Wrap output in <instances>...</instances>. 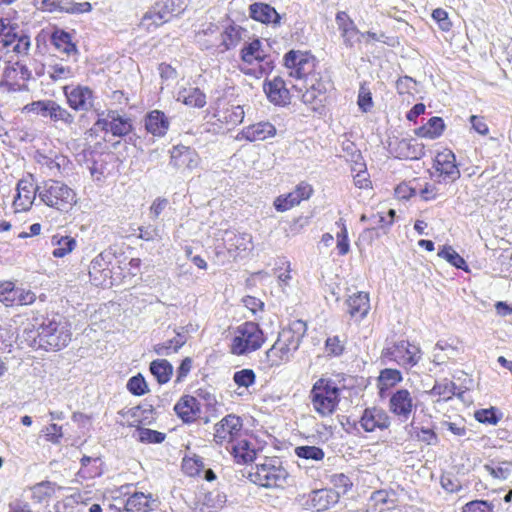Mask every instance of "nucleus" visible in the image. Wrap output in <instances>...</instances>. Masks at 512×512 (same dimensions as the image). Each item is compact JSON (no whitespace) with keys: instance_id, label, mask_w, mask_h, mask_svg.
Wrapping results in <instances>:
<instances>
[{"instance_id":"obj_52","label":"nucleus","mask_w":512,"mask_h":512,"mask_svg":"<svg viewBox=\"0 0 512 512\" xmlns=\"http://www.w3.org/2000/svg\"><path fill=\"white\" fill-rule=\"evenodd\" d=\"M46 159L45 164L53 171L57 170L61 175H68L72 162L64 155H56L54 158L44 157Z\"/></svg>"},{"instance_id":"obj_59","label":"nucleus","mask_w":512,"mask_h":512,"mask_svg":"<svg viewBox=\"0 0 512 512\" xmlns=\"http://www.w3.org/2000/svg\"><path fill=\"white\" fill-rule=\"evenodd\" d=\"M370 219L372 221V227L365 229L363 232V236L369 235L371 237L372 233L376 229H382L384 233H386L393 225V220H388L387 216L384 215L383 213H377L373 215Z\"/></svg>"},{"instance_id":"obj_39","label":"nucleus","mask_w":512,"mask_h":512,"mask_svg":"<svg viewBox=\"0 0 512 512\" xmlns=\"http://www.w3.org/2000/svg\"><path fill=\"white\" fill-rule=\"evenodd\" d=\"M51 244L55 246L52 251V255L55 258H63L71 253L76 247L75 238L65 235H54L51 238Z\"/></svg>"},{"instance_id":"obj_42","label":"nucleus","mask_w":512,"mask_h":512,"mask_svg":"<svg viewBox=\"0 0 512 512\" xmlns=\"http://www.w3.org/2000/svg\"><path fill=\"white\" fill-rule=\"evenodd\" d=\"M150 499H152V494L135 492L126 500L124 509L127 512H146L150 507Z\"/></svg>"},{"instance_id":"obj_21","label":"nucleus","mask_w":512,"mask_h":512,"mask_svg":"<svg viewBox=\"0 0 512 512\" xmlns=\"http://www.w3.org/2000/svg\"><path fill=\"white\" fill-rule=\"evenodd\" d=\"M42 185H33V176L28 174L27 178L21 179L17 184V196L15 197V205L20 206L23 210L27 209L35 199L39 196V190Z\"/></svg>"},{"instance_id":"obj_56","label":"nucleus","mask_w":512,"mask_h":512,"mask_svg":"<svg viewBox=\"0 0 512 512\" xmlns=\"http://www.w3.org/2000/svg\"><path fill=\"white\" fill-rule=\"evenodd\" d=\"M47 73L54 81L67 80L72 78L74 75L72 68L62 63L49 65Z\"/></svg>"},{"instance_id":"obj_26","label":"nucleus","mask_w":512,"mask_h":512,"mask_svg":"<svg viewBox=\"0 0 512 512\" xmlns=\"http://www.w3.org/2000/svg\"><path fill=\"white\" fill-rule=\"evenodd\" d=\"M173 409L183 423L190 424L195 421L196 416L200 413V403L197 397L183 395Z\"/></svg>"},{"instance_id":"obj_12","label":"nucleus","mask_w":512,"mask_h":512,"mask_svg":"<svg viewBox=\"0 0 512 512\" xmlns=\"http://www.w3.org/2000/svg\"><path fill=\"white\" fill-rule=\"evenodd\" d=\"M36 300L31 290L15 286L12 281L0 282V302L7 307L30 305Z\"/></svg>"},{"instance_id":"obj_32","label":"nucleus","mask_w":512,"mask_h":512,"mask_svg":"<svg viewBox=\"0 0 512 512\" xmlns=\"http://www.w3.org/2000/svg\"><path fill=\"white\" fill-rule=\"evenodd\" d=\"M346 305L351 317L359 316L360 319H363L370 309L369 295L364 292H358L346 300Z\"/></svg>"},{"instance_id":"obj_27","label":"nucleus","mask_w":512,"mask_h":512,"mask_svg":"<svg viewBox=\"0 0 512 512\" xmlns=\"http://www.w3.org/2000/svg\"><path fill=\"white\" fill-rule=\"evenodd\" d=\"M223 241L225 248L230 253L252 249V236L249 233H238L233 230H226Z\"/></svg>"},{"instance_id":"obj_17","label":"nucleus","mask_w":512,"mask_h":512,"mask_svg":"<svg viewBox=\"0 0 512 512\" xmlns=\"http://www.w3.org/2000/svg\"><path fill=\"white\" fill-rule=\"evenodd\" d=\"M360 427L368 433L376 429L386 430L391 424L388 413L380 407H367L363 410L359 420Z\"/></svg>"},{"instance_id":"obj_4","label":"nucleus","mask_w":512,"mask_h":512,"mask_svg":"<svg viewBox=\"0 0 512 512\" xmlns=\"http://www.w3.org/2000/svg\"><path fill=\"white\" fill-rule=\"evenodd\" d=\"M266 341V335L260 325L254 321H246L236 328L230 352L233 355L243 356L262 347Z\"/></svg>"},{"instance_id":"obj_9","label":"nucleus","mask_w":512,"mask_h":512,"mask_svg":"<svg viewBox=\"0 0 512 512\" xmlns=\"http://www.w3.org/2000/svg\"><path fill=\"white\" fill-rule=\"evenodd\" d=\"M433 169L434 172L431 173V178L438 183H454L461 176L456 163V156L448 149L437 153L433 160Z\"/></svg>"},{"instance_id":"obj_34","label":"nucleus","mask_w":512,"mask_h":512,"mask_svg":"<svg viewBox=\"0 0 512 512\" xmlns=\"http://www.w3.org/2000/svg\"><path fill=\"white\" fill-rule=\"evenodd\" d=\"M173 365L166 359H155L149 364V371L158 384L168 383L173 375Z\"/></svg>"},{"instance_id":"obj_53","label":"nucleus","mask_w":512,"mask_h":512,"mask_svg":"<svg viewBox=\"0 0 512 512\" xmlns=\"http://www.w3.org/2000/svg\"><path fill=\"white\" fill-rule=\"evenodd\" d=\"M16 27L10 24L8 19H0V49L10 47L15 40Z\"/></svg>"},{"instance_id":"obj_61","label":"nucleus","mask_w":512,"mask_h":512,"mask_svg":"<svg viewBox=\"0 0 512 512\" xmlns=\"http://www.w3.org/2000/svg\"><path fill=\"white\" fill-rule=\"evenodd\" d=\"M324 348L329 357H340L345 352V345L339 336H331L325 340Z\"/></svg>"},{"instance_id":"obj_24","label":"nucleus","mask_w":512,"mask_h":512,"mask_svg":"<svg viewBox=\"0 0 512 512\" xmlns=\"http://www.w3.org/2000/svg\"><path fill=\"white\" fill-rule=\"evenodd\" d=\"M182 8L179 6L178 8L174 5V0H164L162 3L156 4L153 10L147 12L143 19L142 25L147 28L150 27V19L155 16H158V20H154V25L159 26L167 21H169L170 17L174 13H179Z\"/></svg>"},{"instance_id":"obj_44","label":"nucleus","mask_w":512,"mask_h":512,"mask_svg":"<svg viewBox=\"0 0 512 512\" xmlns=\"http://www.w3.org/2000/svg\"><path fill=\"white\" fill-rule=\"evenodd\" d=\"M458 386L448 379H444L443 382H435L432 389L429 391L431 396H441L443 400L448 401L453 396L460 397L462 393L457 392Z\"/></svg>"},{"instance_id":"obj_7","label":"nucleus","mask_w":512,"mask_h":512,"mask_svg":"<svg viewBox=\"0 0 512 512\" xmlns=\"http://www.w3.org/2000/svg\"><path fill=\"white\" fill-rule=\"evenodd\" d=\"M388 151L398 159L417 160L424 154V145L415 138L404 137L401 130H385Z\"/></svg>"},{"instance_id":"obj_30","label":"nucleus","mask_w":512,"mask_h":512,"mask_svg":"<svg viewBox=\"0 0 512 512\" xmlns=\"http://www.w3.org/2000/svg\"><path fill=\"white\" fill-rule=\"evenodd\" d=\"M250 16L256 21L265 24L278 25L280 15L269 4L257 2L250 5Z\"/></svg>"},{"instance_id":"obj_41","label":"nucleus","mask_w":512,"mask_h":512,"mask_svg":"<svg viewBox=\"0 0 512 512\" xmlns=\"http://www.w3.org/2000/svg\"><path fill=\"white\" fill-rule=\"evenodd\" d=\"M118 263L117 261H113V266L105 267L101 271V277L96 276V279H94L93 284L97 287H112L115 285L116 279L120 278L123 275V271L118 269Z\"/></svg>"},{"instance_id":"obj_43","label":"nucleus","mask_w":512,"mask_h":512,"mask_svg":"<svg viewBox=\"0 0 512 512\" xmlns=\"http://www.w3.org/2000/svg\"><path fill=\"white\" fill-rule=\"evenodd\" d=\"M177 99L191 107L202 108L206 104V96L199 88L183 89Z\"/></svg>"},{"instance_id":"obj_15","label":"nucleus","mask_w":512,"mask_h":512,"mask_svg":"<svg viewBox=\"0 0 512 512\" xmlns=\"http://www.w3.org/2000/svg\"><path fill=\"white\" fill-rule=\"evenodd\" d=\"M243 428V420L235 414H228L215 424L214 440L218 444L224 441L234 442Z\"/></svg>"},{"instance_id":"obj_36","label":"nucleus","mask_w":512,"mask_h":512,"mask_svg":"<svg viewBox=\"0 0 512 512\" xmlns=\"http://www.w3.org/2000/svg\"><path fill=\"white\" fill-rule=\"evenodd\" d=\"M129 427H135V431L133 433V437L145 444H160L165 441L166 434L157 430H153L150 428L142 427L136 425L135 423H129Z\"/></svg>"},{"instance_id":"obj_49","label":"nucleus","mask_w":512,"mask_h":512,"mask_svg":"<svg viewBox=\"0 0 512 512\" xmlns=\"http://www.w3.org/2000/svg\"><path fill=\"white\" fill-rule=\"evenodd\" d=\"M294 452L298 458L305 460L321 461L325 457L324 450L314 445L297 446Z\"/></svg>"},{"instance_id":"obj_54","label":"nucleus","mask_w":512,"mask_h":512,"mask_svg":"<svg viewBox=\"0 0 512 512\" xmlns=\"http://www.w3.org/2000/svg\"><path fill=\"white\" fill-rule=\"evenodd\" d=\"M31 71L20 61L5 69V76L12 80L28 81L31 78Z\"/></svg>"},{"instance_id":"obj_22","label":"nucleus","mask_w":512,"mask_h":512,"mask_svg":"<svg viewBox=\"0 0 512 512\" xmlns=\"http://www.w3.org/2000/svg\"><path fill=\"white\" fill-rule=\"evenodd\" d=\"M42 10L49 12L65 11L71 14H81L91 11L92 6L89 2H74L71 0H41Z\"/></svg>"},{"instance_id":"obj_64","label":"nucleus","mask_w":512,"mask_h":512,"mask_svg":"<svg viewBox=\"0 0 512 512\" xmlns=\"http://www.w3.org/2000/svg\"><path fill=\"white\" fill-rule=\"evenodd\" d=\"M30 46V37L24 34H18V32L15 34V40H13V44L10 45L13 52L23 56L28 55Z\"/></svg>"},{"instance_id":"obj_8","label":"nucleus","mask_w":512,"mask_h":512,"mask_svg":"<svg viewBox=\"0 0 512 512\" xmlns=\"http://www.w3.org/2000/svg\"><path fill=\"white\" fill-rule=\"evenodd\" d=\"M421 357L422 351L420 347L404 339L395 341L391 346L382 350V358L394 361L404 368L416 366Z\"/></svg>"},{"instance_id":"obj_5","label":"nucleus","mask_w":512,"mask_h":512,"mask_svg":"<svg viewBox=\"0 0 512 512\" xmlns=\"http://www.w3.org/2000/svg\"><path fill=\"white\" fill-rule=\"evenodd\" d=\"M39 190V198L47 206L59 211H68L77 203L75 191L65 183L58 180H47Z\"/></svg>"},{"instance_id":"obj_20","label":"nucleus","mask_w":512,"mask_h":512,"mask_svg":"<svg viewBox=\"0 0 512 512\" xmlns=\"http://www.w3.org/2000/svg\"><path fill=\"white\" fill-rule=\"evenodd\" d=\"M263 89L269 101L275 105L285 106L291 101L290 90L288 89L285 80L280 76H276L272 80L265 81Z\"/></svg>"},{"instance_id":"obj_10","label":"nucleus","mask_w":512,"mask_h":512,"mask_svg":"<svg viewBox=\"0 0 512 512\" xmlns=\"http://www.w3.org/2000/svg\"><path fill=\"white\" fill-rule=\"evenodd\" d=\"M284 63L289 76L300 81L318 71L315 58L306 52L289 51L284 57Z\"/></svg>"},{"instance_id":"obj_25","label":"nucleus","mask_w":512,"mask_h":512,"mask_svg":"<svg viewBox=\"0 0 512 512\" xmlns=\"http://www.w3.org/2000/svg\"><path fill=\"white\" fill-rule=\"evenodd\" d=\"M198 155L195 150L186 146H175L171 151L170 165L176 169L192 170L198 165Z\"/></svg>"},{"instance_id":"obj_63","label":"nucleus","mask_w":512,"mask_h":512,"mask_svg":"<svg viewBox=\"0 0 512 512\" xmlns=\"http://www.w3.org/2000/svg\"><path fill=\"white\" fill-rule=\"evenodd\" d=\"M222 45L225 49H230L235 46L241 39V28L236 26H229L221 34Z\"/></svg>"},{"instance_id":"obj_58","label":"nucleus","mask_w":512,"mask_h":512,"mask_svg":"<svg viewBox=\"0 0 512 512\" xmlns=\"http://www.w3.org/2000/svg\"><path fill=\"white\" fill-rule=\"evenodd\" d=\"M233 381L238 387L249 388L256 382V374L254 370L245 368L234 372Z\"/></svg>"},{"instance_id":"obj_50","label":"nucleus","mask_w":512,"mask_h":512,"mask_svg":"<svg viewBox=\"0 0 512 512\" xmlns=\"http://www.w3.org/2000/svg\"><path fill=\"white\" fill-rule=\"evenodd\" d=\"M277 135V130H240L235 136L236 140L255 142L265 140Z\"/></svg>"},{"instance_id":"obj_45","label":"nucleus","mask_w":512,"mask_h":512,"mask_svg":"<svg viewBox=\"0 0 512 512\" xmlns=\"http://www.w3.org/2000/svg\"><path fill=\"white\" fill-rule=\"evenodd\" d=\"M292 88L295 90L302 92L303 88H309L318 93V95H324L327 90V82L323 81L320 76V71H316L314 74L308 76L304 81H302V85L293 84Z\"/></svg>"},{"instance_id":"obj_18","label":"nucleus","mask_w":512,"mask_h":512,"mask_svg":"<svg viewBox=\"0 0 512 512\" xmlns=\"http://www.w3.org/2000/svg\"><path fill=\"white\" fill-rule=\"evenodd\" d=\"M64 94L74 110L89 111L93 107V91L87 86H65Z\"/></svg>"},{"instance_id":"obj_14","label":"nucleus","mask_w":512,"mask_h":512,"mask_svg":"<svg viewBox=\"0 0 512 512\" xmlns=\"http://www.w3.org/2000/svg\"><path fill=\"white\" fill-rule=\"evenodd\" d=\"M313 191V187L310 184L300 182L293 191L276 197L273 206L278 212L288 211L296 205H299L301 201L309 199Z\"/></svg>"},{"instance_id":"obj_1","label":"nucleus","mask_w":512,"mask_h":512,"mask_svg":"<svg viewBox=\"0 0 512 512\" xmlns=\"http://www.w3.org/2000/svg\"><path fill=\"white\" fill-rule=\"evenodd\" d=\"M23 337L32 348L60 351L71 342V323L60 313H46L32 318L31 327L23 330Z\"/></svg>"},{"instance_id":"obj_16","label":"nucleus","mask_w":512,"mask_h":512,"mask_svg":"<svg viewBox=\"0 0 512 512\" xmlns=\"http://www.w3.org/2000/svg\"><path fill=\"white\" fill-rule=\"evenodd\" d=\"M84 163L96 181L110 174L109 164L115 159L113 154L100 153L91 149L83 151Z\"/></svg>"},{"instance_id":"obj_29","label":"nucleus","mask_w":512,"mask_h":512,"mask_svg":"<svg viewBox=\"0 0 512 512\" xmlns=\"http://www.w3.org/2000/svg\"><path fill=\"white\" fill-rule=\"evenodd\" d=\"M103 132V139L106 143L114 149H117L121 142L124 144H133L135 147L138 146L137 140L140 138L136 134V130H100Z\"/></svg>"},{"instance_id":"obj_23","label":"nucleus","mask_w":512,"mask_h":512,"mask_svg":"<svg viewBox=\"0 0 512 512\" xmlns=\"http://www.w3.org/2000/svg\"><path fill=\"white\" fill-rule=\"evenodd\" d=\"M338 30L340 31L343 44L347 48H352L356 42L359 41V30L354 24L353 20L349 17V15L340 11L336 14L335 18Z\"/></svg>"},{"instance_id":"obj_46","label":"nucleus","mask_w":512,"mask_h":512,"mask_svg":"<svg viewBox=\"0 0 512 512\" xmlns=\"http://www.w3.org/2000/svg\"><path fill=\"white\" fill-rule=\"evenodd\" d=\"M503 412L495 406L481 408L474 412V418L481 424L496 425L502 418Z\"/></svg>"},{"instance_id":"obj_11","label":"nucleus","mask_w":512,"mask_h":512,"mask_svg":"<svg viewBox=\"0 0 512 512\" xmlns=\"http://www.w3.org/2000/svg\"><path fill=\"white\" fill-rule=\"evenodd\" d=\"M339 499L340 492L333 488L315 489L302 496V506L307 510L323 512L337 504Z\"/></svg>"},{"instance_id":"obj_6","label":"nucleus","mask_w":512,"mask_h":512,"mask_svg":"<svg viewBox=\"0 0 512 512\" xmlns=\"http://www.w3.org/2000/svg\"><path fill=\"white\" fill-rule=\"evenodd\" d=\"M278 457L265 458L263 463L255 465V471L249 473V479L262 487H281L289 476L287 470L282 467Z\"/></svg>"},{"instance_id":"obj_40","label":"nucleus","mask_w":512,"mask_h":512,"mask_svg":"<svg viewBox=\"0 0 512 512\" xmlns=\"http://www.w3.org/2000/svg\"><path fill=\"white\" fill-rule=\"evenodd\" d=\"M484 469L493 477L500 480L509 478L512 471V462L507 460L491 459L484 465Z\"/></svg>"},{"instance_id":"obj_55","label":"nucleus","mask_w":512,"mask_h":512,"mask_svg":"<svg viewBox=\"0 0 512 512\" xmlns=\"http://www.w3.org/2000/svg\"><path fill=\"white\" fill-rule=\"evenodd\" d=\"M226 502L227 496L224 492L209 491L204 494L202 504L208 508L219 510L225 506Z\"/></svg>"},{"instance_id":"obj_19","label":"nucleus","mask_w":512,"mask_h":512,"mask_svg":"<svg viewBox=\"0 0 512 512\" xmlns=\"http://www.w3.org/2000/svg\"><path fill=\"white\" fill-rule=\"evenodd\" d=\"M123 254H117L115 250L112 248L106 249L102 251L100 254H98L89 265V277L91 282H94V279H96V276L101 277V271L108 266H113V261H117L118 269L121 271H124L126 269V264H124L123 260H121V257Z\"/></svg>"},{"instance_id":"obj_47","label":"nucleus","mask_w":512,"mask_h":512,"mask_svg":"<svg viewBox=\"0 0 512 512\" xmlns=\"http://www.w3.org/2000/svg\"><path fill=\"white\" fill-rule=\"evenodd\" d=\"M52 42L58 50L68 55L76 52V46L72 43L71 35L63 30H57L52 34Z\"/></svg>"},{"instance_id":"obj_28","label":"nucleus","mask_w":512,"mask_h":512,"mask_svg":"<svg viewBox=\"0 0 512 512\" xmlns=\"http://www.w3.org/2000/svg\"><path fill=\"white\" fill-rule=\"evenodd\" d=\"M155 414L156 412L153 404L148 403L147 400L127 411V415L133 419L131 423H135L142 427L152 425L156 420L154 416Z\"/></svg>"},{"instance_id":"obj_2","label":"nucleus","mask_w":512,"mask_h":512,"mask_svg":"<svg viewBox=\"0 0 512 512\" xmlns=\"http://www.w3.org/2000/svg\"><path fill=\"white\" fill-rule=\"evenodd\" d=\"M341 390L332 379L320 378L312 386L309 398L322 417L332 415L340 402Z\"/></svg>"},{"instance_id":"obj_38","label":"nucleus","mask_w":512,"mask_h":512,"mask_svg":"<svg viewBox=\"0 0 512 512\" xmlns=\"http://www.w3.org/2000/svg\"><path fill=\"white\" fill-rule=\"evenodd\" d=\"M437 255L446 260L451 266L458 270L469 272V266L465 259L450 245L445 244L438 248Z\"/></svg>"},{"instance_id":"obj_3","label":"nucleus","mask_w":512,"mask_h":512,"mask_svg":"<svg viewBox=\"0 0 512 512\" xmlns=\"http://www.w3.org/2000/svg\"><path fill=\"white\" fill-rule=\"evenodd\" d=\"M240 58L243 62L240 71L246 75L259 78L273 69V60L266 54L259 39L246 43L240 51Z\"/></svg>"},{"instance_id":"obj_33","label":"nucleus","mask_w":512,"mask_h":512,"mask_svg":"<svg viewBox=\"0 0 512 512\" xmlns=\"http://www.w3.org/2000/svg\"><path fill=\"white\" fill-rule=\"evenodd\" d=\"M402 380L403 376L400 370L393 368L382 369L380 371L377 384L379 389V396L384 398L386 391L402 382Z\"/></svg>"},{"instance_id":"obj_48","label":"nucleus","mask_w":512,"mask_h":512,"mask_svg":"<svg viewBox=\"0 0 512 512\" xmlns=\"http://www.w3.org/2000/svg\"><path fill=\"white\" fill-rule=\"evenodd\" d=\"M127 391L133 396H143L149 392L145 377L141 373L130 377L126 383Z\"/></svg>"},{"instance_id":"obj_13","label":"nucleus","mask_w":512,"mask_h":512,"mask_svg":"<svg viewBox=\"0 0 512 512\" xmlns=\"http://www.w3.org/2000/svg\"><path fill=\"white\" fill-rule=\"evenodd\" d=\"M415 407L408 389L400 388L390 394L388 401L389 412L396 416L400 422H406Z\"/></svg>"},{"instance_id":"obj_57","label":"nucleus","mask_w":512,"mask_h":512,"mask_svg":"<svg viewBox=\"0 0 512 512\" xmlns=\"http://www.w3.org/2000/svg\"><path fill=\"white\" fill-rule=\"evenodd\" d=\"M82 502V495L77 492L65 497L61 501H57L54 504V510L55 512H74L76 506Z\"/></svg>"},{"instance_id":"obj_37","label":"nucleus","mask_w":512,"mask_h":512,"mask_svg":"<svg viewBox=\"0 0 512 512\" xmlns=\"http://www.w3.org/2000/svg\"><path fill=\"white\" fill-rule=\"evenodd\" d=\"M265 355L269 367H278L282 363L290 361L292 356L288 348L281 345L280 338L266 351Z\"/></svg>"},{"instance_id":"obj_31","label":"nucleus","mask_w":512,"mask_h":512,"mask_svg":"<svg viewBox=\"0 0 512 512\" xmlns=\"http://www.w3.org/2000/svg\"><path fill=\"white\" fill-rule=\"evenodd\" d=\"M231 455L240 465H246L256 459V450L249 440L243 439L232 445Z\"/></svg>"},{"instance_id":"obj_35","label":"nucleus","mask_w":512,"mask_h":512,"mask_svg":"<svg viewBox=\"0 0 512 512\" xmlns=\"http://www.w3.org/2000/svg\"><path fill=\"white\" fill-rule=\"evenodd\" d=\"M56 488L59 490L63 489L61 486H57L55 482L44 480L29 487L31 491V500L34 503H42L48 500L55 493Z\"/></svg>"},{"instance_id":"obj_60","label":"nucleus","mask_w":512,"mask_h":512,"mask_svg":"<svg viewBox=\"0 0 512 512\" xmlns=\"http://www.w3.org/2000/svg\"><path fill=\"white\" fill-rule=\"evenodd\" d=\"M168 118L162 111L153 110L145 118L144 128H168Z\"/></svg>"},{"instance_id":"obj_51","label":"nucleus","mask_w":512,"mask_h":512,"mask_svg":"<svg viewBox=\"0 0 512 512\" xmlns=\"http://www.w3.org/2000/svg\"><path fill=\"white\" fill-rule=\"evenodd\" d=\"M336 225L340 228V231L337 233V250L340 256H344L350 251V242L348 237V229L345 224V220L340 218L336 221Z\"/></svg>"},{"instance_id":"obj_62","label":"nucleus","mask_w":512,"mask_h":512,"mask_svg":"<svg viewBox=\"0 0 512 512\" xmlns=\"http://www.w3.org/2000/svg\"><path fill=\"white\" fill-rule=\"evenodd\" d=\"M493 502L483 499L469 501L462 507V512H494Z\"/></svg>"}]
</instances>
